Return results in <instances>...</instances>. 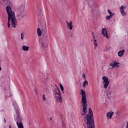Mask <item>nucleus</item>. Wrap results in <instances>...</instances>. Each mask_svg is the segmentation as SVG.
<instances>
[{
    "label": "nucleus",
    "mask_w": 128,
    "mask_h": 128,
    "mask_svg": "<svg viewBox=\"0 0 128 128\" xmlns=\"http://www.w3.org/2000/svg\"><path fill=\"white\" fill-rule=\"evenodd\" d=\"M6 12L8 14V28H10V22L12 28H16L18 24L16 22V14L12 10V8L10 6H6Z\"/></svg>",
    "instance_id": "nucleus-1"
},
{
    "label": "nucleus",
    "mask_w": 128,
    "mask_h": 128,
    "mask_svg": "<svg viewBox=\"0 0 128 128\" xmlns=\"http://www.w3.org/2000/svg\"><path fill=\"white\" fill-rule=\"evenodd\" d=\"M84 120L87 124V128H96L94 126V114L92 108H88V113L85 116Z\"/></svg>",
    "instance_id": "nucleus-2"
},
{
    "label": "nucleus",
    "mask_w": 128,
    "mask_h": 128,
    "mask_svg": "<svg viewBox=\"0 0 128 128\" xmlns=\"http://www.w3.org/2000/svg\"><path fill=\"white\" fill-rule=\"evenodd\" d=\"M82 94V99L80 104H82V111L81 112V114L82 116H84L86 114V108H88V100H86V92L84 90H81V94Z\"/></svg>",
    "instance_id": "nucleus-3"
},
{
    "label": "nucleus",
    "mask_w": 128,
    "mask_h": 128,
    "mask_svg": "<svg viewBox=\"0 0 128 128\" xmlns=\"http://www.w3.org/2000/svg\"><path fill=\"white\" fill-rule=\"evenodd\" d=\"M24 5H21L18 7L16 11V17L18 20H22L23 18H24L26 16V14L24 12Z\"/></svg>",
    "instance_id": "nucleus-4"
},
{
    "label": "nucleus",
    "mask_w": 128,
    "mask_h": 128,
    "mask_svg": "<svg viewBox=\"0 0 128 128\" xmlns=\"http://www.w3.org/2000/svg\"><path fill=\"white\" fill-rule=\"evenodd\" d=\"M88 4L90 6L89 9L90 10L91 14H94V16L98 14L100 10L96 6V4H94V2L92 0H88Z\"/></svg>",
    "instance_id": "nucleus-5"
},
{
    "label": "nucleus",
    "mask_w": 128,
    "mask_h": 128,
    "mask_svg": "<svg viewBox=\"0 0 128 128\" xmlns=\"http://www.w3.org/2000/svg\"><path fill=\"white\" fill-rule=\"evenodd\" d=\"M16 114L17 118L15 119V120L16 122L18 128H24V125L22 122V118L20 116V110L18 109H16Z\"/></svg>",
    "instance_id": "nucleus-6"
},
{
    "label": "nucleus",
    "mask_w": 128,
    "mask_h": 128,
    "mask_svg": "<svg viewBox=\"0 0 128 128\" xmlns=\"http://www.w3.org/2000/svg\"><path fill=\"white\" fill-rule=\"evenodd\" d=\"M102 80H103V84L104 88H108V84H110V80L106 76H104L102 78Z\"/></svg>",
    "instance_id": "nucleus-7"
},
{
    "label": "nucleus",
    "mask_w": 128,
    "mask_h": 128,
    "mask_svg": "<svg viewBox=\"0 0 128 128\" xmlns=\"http://www.w3.org/2000/svg\"><path fill=\"white\" fill-rule=\"evenodd\" d=\"M48 37L45 36L42 38L41 42L42 48H46L48 46Z\"/></svg>",
    "instance_id": "nucleus-8"
},
{
    "label": "nucleus",
    "mask_w": 128,
    "mask_h": 128,
    "mask_svg": "<svg viewBox=\"0 0 128 128\" xmlns=\"http://www.w3.org/2000/svg\"><path fill=\"white\" fill-rule=\"evenodd\" d=\"M114 68H120V62H117L116 61H113L110 64L108 70H112Z\"/></svg>",
    "instance_id": "nucleus-9"
},
{
    "label": "nucleus",
    "mask_w": 128,
    "mask_h": 128,
    "mask_svg": "<svg viewBox=\"0 0 128 128\" xmlns=\"http://www.w3.org/2000/svg\"><path fill=\"white\" fill-rule=\"evenodd\" d=\"M55 94V96L56 98V100L58 102H60V104H62V95L60 94V93H54Z\"/></svg>",
    "instance_id": "nucleus-10"
},
{
    "label": "nucleus",
    "mask_w": 128,
    "mask_h": 128,
    "mask_svg": "<svg viewBox=\"0 0 128 128\" xmlns=\"http://www.w3.org/2000/svg\"><path fill=\"white\" fill-rule=\"evenodd\" d=\"M126 8L124 6H122L120 8V12L122 16H126V12H124Z\"/></svg>",
    "instance_id": "nucleus-11"
},
{
    "label": "nucleus",
    "mask_w": 128,
    "mask_h": 128,
    "mask_svg": "<svg viewBox=\"0 0 128 128\" xmlns=\"http://www.w3.org/2000/svg\"><path fill=\"white\" fill-rule=\"evenodd\" d=\"M102 36H104L105 38H106L108 39V30H106V28H102Z\"/></svg>",
    "instance_id": "nucleus-12"
},
{
    "label": "nucleus",
    "mask_w": 128,
    "mask_h": 128,
    "mask_svg": "<svg viewBox=\"0 0 128 128\" xmlns=\"http://www.w3.org/2000/svg\"><path fill=\"white\" fill-rule=\"evenodd\" d=\"M66 22L67 26L69 28V29L70 30H72V28H74V26H72V22L70 21V22H68V20H66Z\"/></svg>",
    "instance_id": "nucleus-13"
},
{
    "label": "nucleus",
    "mask_w": 128,
    "mask_h": 128,
    "mask_svg": "<svg viewBox=\"0 0 128 128\" xmlns=\"http://www.w3.org/2000/svg\"><path fill=\"white\" fill-rule=\"evenodd\" d=\"M42 34H43L45 36H48V30L46 27H44L42 29Z\"/></svg>",
    "instance_id": "nucleus-14"
},
{
    "label": "nucleus",
    "mask_w": 128,
    "mask_h": 128,
    "mask_svg": "<svg viewBox=\"0 0 128 128\" xmlns=\"http://www.w3.org/2000/svg\"><path fill=\"white\" fill-rule=\"evenodd\" d=\"M114 112H108L106 114L108 118H112V116H114Z\"/></svg>",
    "instance_id": "nucleus-15"
},
{
    "label": "nucleus",
    "mask_w": 128,
    "mask_h": 128,
    "mask_svg": "<svg viewBox=\"0 0 128 128\" xmlns=\"http://www.w3.org/2000/svg\"><path fill=\"white\" fill-rule=\"evenodd\" d=\"M124 54V50H120L119 52H118V56L120 58L123 56Z\"/></svg>",
    "instance_id": "nucleus-16"
},
{
    "label": "nucleus",
    "mask_w": 128,
    "mask_h": 128,
    "mask_svg": "<svg viewBox=\"0 0 128 128\" xmlns=\"http://www.w3.org/2000/svg\"><path fill=\"white\" fill-rule=\"evenodd\" d=\"M22 50L24 52H28L30 50V46H22Z\"/></svg>",
    "instance_id": "nucleus-17"
},
{
    "label": "nucleus",
    "mask_w": 128,
    "mask_h": 128,
    "mask_svg": "<svg viewBox=\"0 0 128 128\" xmlns=\"http://www.w3.org/2000/svg\"><path fill=\"white\" fill-rule=\"evenodd\" d=\"M2 2L3 4L8 6V4H10V0H2Z\"/></svg>",
    "instance_id": "nucleus-18"
},
{
    "label": "nucleus",
    "mask_w": 128,
    "mask_h": 128,
    "mask_svg": "<svg viewBox=\"0 0 128 128\" xmlns=\"http://www.w3.org/2000/svg\"><path fill=\"white\" fill-rule=\"evenodd\" d=\"M37 32L38 34V36H42V32L40 30V28H38Z\"/></svg>",
    "instance_id": "nucleus-19"
},
{
    "label": "nucleus",
    "mask_w": 128,
    "mask_h": 128,
    "mask_svg": "<svg viewBox=\"0 0 128 128\" xmlns=\"http://www.w3.org/2000/svg\"><path fill=\"white\" fill-rule=\"evenodd\" d=\"M55 94H60V89L58 87H56V88L55 89Z\"/></svg>",
    "instance_id": "nucleus-20"
},
{
    "label": "nucleus",
    "mask_w": 128,
    "mask_h": 128,
    "mask_svg": "<svg viewBox=\"0 0 128 128\" xmlns=\"http://www.w3.org/2000/svg\"><path fill=\"white\" fill-rule=\"evenodd\" d=\"M86 84H88V80H86L83 83V85H82L83 88H86Z\"/></svg>",
    "instance_id": "nucleus-21"
},
{
    "label": "nucleus",
    "mask_w": 128,
    "mask_h": 128,
    "mask_svg": "<svg viewBox=\"0 0 128 128\" xmlns=\"http://www.w3.org/2000/svg\"><path fill=\"white\" fill-rule=\"evenodd\" d=\"M24 32H22L21 33V40H24Z\"/></svg>",
    "instance_id": "nucleus-22"
},
{
    "label": "nucleus",
    "mask_w": 128,
    "mask_h": 128,
    "mask_svg": "<svg viewBox=\"0 0 128 128\" xmlns=\"http://www.w3.org/2000/svg\"><path fill=\"white\" fill-rule=\"evenodd\" d=\"M60 88H61V90L62 92V94H64V86H62V84H60Z\"/></svg>",
    "instance_id": "nucleus-23"
},
{
    "label": "nucleus",
    "mask_w": 128,
    "mask_h": 128,
    "mask_svg": "<svg viewBox=\"0 0 128 128\" xmlns=\"http://www.w3.org/2000/svg\"><path fill=\"white\" fill-rule=\"evenodd\" d=\"M112 17L110 16H106V20H110V18Z\"/></svg>",
    "instance_id": "nucleus-24"
},
{
    "label": "nucleus",
    "mask_w": 128,
    "mask_h": 128,
    "mask_svg": "<svg viewBox=\"0 0 128 128\" xmlns=\"http://www.w3.org/2000/svg\"><path fill=\"white\" fill-rule=\"evenodd\" d=\"M44 92H50V90L48 88H45L44 89Z\"/></svg>",
    "instance_id": "nucleus-25"
},
{
    "label": "nucleus",
    "mask_w": 128,
    "mask_h": 128,
    "mask_svg": "<svg viewBox=\"0 0 128 128\" xmlns=\"http://www.w3.org/2000/svg\"><path fill=\"white\" fill-rule=\"evenodd\" d=\"M38 13L39 14H42V10L40 8L38 9Z\"/></svg>",
    "instance_id": "nucleus-26"
},
{
    "label": "nucleus",
    "mask_w": 128,
    "mask_h": 128,
    "mask_svg": "<svg viewBox=\"0 0 128 128\" xmlns=\"http://www.w3.org/2000/svg\"><path fill=\"white\" fill-rule=\"evenodd\" d=\"M42 98L44 102L46 101V96L44 95V94H43Z\"/></svg>",
    "instance_id": "nucleus-27"
},
{
    "label": "nucleus",
    "mask_w": 128,
    "mask_h": 128,
    "mask_svg": "<svg viewBox=\"0 0 128 128\" xmlns=\"http://www.w3.org/2000/svg\"><path fill=\"white\" fill-rule=\"evenodd\" d=\"M62 126H63V128H65L66 124H64V122H62Z\"/></svg>",
    "instance_id": "nucleus-28"
},
{
    "label": "nucleus",
    "mask_w": 128,
    "mask_h": 128,
    "mask_svg": "<svg viewBox=\"0 0 128 128\" xmlns=\"http://www.w3.org/2000/svg\"><path fill=\"white\" fill-rule=\"evenodd\" d=\"M108 14H110L112 12V11H110V9L108 10Z\"/></svg>",
    "instance_id": "nucleus-29"
},
{
    "label": "nucleus",
    "mask_w": 128,
    "mask_h": 128,
    "mask_svg": "<svg viewBox=\"0 0 128 128\" xmlns=\"http://www.w3.org/2000/svg\"><path fill=\"white\" fill-rule=\"evenodd\" d=\"M114 16V13L112 12V14H110V16L111 18H112V16Z\"/></svg>",
    "instance_id": "nucleus-30"
},
{
    "label": "nucleus",
    "mask_w": 128,
    "mask_h": 128,
    "mask_svg": "<svg viewBox=\"0 0 128 128\" xmlns=\"http://www.w3.org/2000/svg\"><path fill=\"white\" fill-rule=\"evenodd\" d=\"M41 81L42 82H46L44 78H41Z\"/></svg>",
    "instance_id": "nucleus-31"
},
{
    "label": "nucleus",
    "mask_w": 128,
    "mask_h": 128,
    "mask_svg": "<svg viewBox=\"0 0 128 128\" xmlns=\"http://www.w3.org/2000/svg\"><path fill=\"white\" fill-rule=\"evenodd\" d=\"M112 94V92L110 90H108L106 94Z\"/></svg>",
    "instance_id": "nucleus-32"
},
{
    "label": "nucleus",
    "mask_w": 128,
    "mask_h": 128,
    "mask_svg": "<svg viewBox=\"0 0 128 128\" xmlns=\"http://www.w3.org/2000/svg\"><path fill=\"white\" fill-rule=\"evenodd\" d=\"M94 45L96 46H96H98V43H96V42H94Z\"/></svg>",
    "instance_id": "nucleus-33"
},
{
    "label": "nucleus",
    "mask_w": 128,
    "mask_h": 128,
    "mask_svg": "<svg viewBox=\"0 0 128 128\" xmlns=\"http://www.w3.org/2000/svg\"><path fill=\"white\" fill-rule=\"evenodd\" d=\"M82 76L84 78H86V75L84 74H82Z\"/></svg>",
    "instance_id": "nucleus-34"
},
{
    "label": "nucleus",
    "mask_w": 128,
    "mask_h": 128,
    "mask_svg": "<svg viewBox=\"0 0 128 128\" xmlns=\"http://www.w3.org/2000/svg\"><path fill=\"white\" fill-rule=\"evenodd\" d=\"M126 128H128V122H126Z\"/></svg>",
    "instance_id": "nucleus-35"
},
{
    "label": "nucleus",
    "mask_w": 128,
    "mask_h": 128,
    "mask_svg": "<svg viewBox=\"0 0 128 128\" xmlns=\"http://www.w3.org/2000/svg\"><path fill=\"white\" fill-rule=\"evenodd\" d=\"M4 122H6V120L4 118Z\"/></svg>",
    "instance_id": "nucleus-36"
},
{
    "label": "nucleus",
    "mask_w": 128,
    "mask_h": 128,
    "mask_svg": "<svg viewBox=\"0 0 128 128\" xmlns=\"http://www.w3.org/2000/svg\"><path fill=\"white\" fill-rule=\"evenodd\" d=\"M36 94H38V90L36 89Z\"/></svg>",
    "instance_id": "nucleus-37"
},
{
    "label": "nucleus",
    "mask_w": 128,
    "mask_h": 128,
    "mask_svg": "<svg viewBox=\"0 0 128 128\" xmlns=\"http://www.w3.org/2000/svg\"><path fill=\"white\" fill-rule=\"evenodd\" d=\"M93 38H96V36H94V35H93Z\"/></svg>",
    "instance_id": "nucleus-38"
},
{
    "label": "nucleus",
    "mask_w": 128,
    "mask_h": 128,
    "mask_svg": "<svg viewBox=\"0 0 128 128\" xmlns=\"http://www.w3.org/2000/svg\"><path fill=\"white\" fill-rule=\"evenodd\" d=\"M9 128H12V126H10V124L9 125Z\"/></svg>",
    "instance_id": "nucleus-39"
},
{
    "label": "nucleus",
    "mask_w": 128,
    "mask_h": 128,
    "mask_svg": "<svg viewBox=\"0 0 128 128\" xmlns=\"http://www.w3.org/2000/svg\"><path fill=\"white\" fill-rule=\"evenodd\" d=\"M94 42H96V40H94Z\"/></svg>",
    "instance_id": "nucleus-40"
},
{
    "label": "nucleus",
    "mask_w": 128,
    "mask_h": 128,
    "mask_svg": "<svg viewBox=\"0 0 128 128\" xmlns=\"http://www.w3.org/2000/svg\"><path fill=\"white\" fill-rule=\"evenodd\" d=\"M0 70H2V67L0 66Z\"/></svg>",
    "instance_id": "nucleus-41"
},
{
    "label": "nucleus",
    "mask_w": 128,
    "mask_h": 128,
    "mask_svg": "<svg viewBox=\"0 0 128 128\" xmlns=\"http://www.w3.org/2000/svg\"><path fill=\"white\" fill-rule=\"evenodd\" d=\"M92 34H94V33L92 32Z\"/></svg>",
    "instance_id": "nucleus-42"
},
{
    "label": "nucleus",
    "mask_w": 128,
    "mask_h": 128,
    "mask_svg": "<svg viewBox=\"0 0 128 128\" xmlns=\"http://www.w3.org/2000/svg\"><path fill=\"white\" fill-rule=\"evenodd\" d=\"M47 78H48V77Z\"/></svg>",
    "instance_id": "nucleus-43"
},
{
    "label": "nucleus",
    "mask_w": 128,
    "mask_h": 128,
    "mask_svg": "<svg viewBox=\"0 0 128 128\" xmlns=\"http://www.w3.org/2000/svg\"><path fill=\"white\" fill-rule=\"evenodd\" d=\"M83 10H84V8H83Z\"/></svg>",
    "instance_id": "nucleus-44"
},
{
    "label": "nucleus",
    "mask_w": 128,
    "mask_h": 128,
    "mask_svg": "<svg viewBox=\"0 0 128 128\" xmlns=\"http://www.w3.org/2000/svg\"><path fill=\"white\" fill-rule=\"evenodd\" d=\"M71 36H72V35H71Z\"/></svg>",
    "instance_id": "nucleus-45"
},
{
    "label": "nucleus",
    "mask_w": 128,
    "mask_h": 128,
    "mask_svg": "<svg viewBox=\"0 0 128 128\" xmlns=\"http://www.w3.org/2000/svg\"><path fill=\"white\" fill-rule=\"evenodd\" d=\"M50 120H52V118H50Z\"/></svg>",
    "instance_id": "nucleus-46"
}]
</instances>
